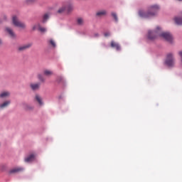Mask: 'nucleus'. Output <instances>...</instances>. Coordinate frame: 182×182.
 <instances>
[{"mask_svg":"<svg viewBox=\"0 0 182 182\" xmlns=\"http://www.w3.org/2000/svg\"><path fill=\"white\" fill-rule=\"evenodd\" d=\"M38 78L40 80V82H45V78L43 77V76H42V75L39 74L38 75Z\"/></svg>","mask_w":182,"mask_h":182,"instance_id":"nucleus-24","label":"nucleus"},{"mask_svg":"<svg viewBox=\"0 0 182 182\" xmlns=\"http://www.w3.org/2000/svg\"><path fill=\"white\" fill-rule=\"evenodd\" d=\"M11 96V92L9 91H3L0 93L1 99H6V97H9Z\"/></svg>","mask_w":182,"mask_h":182,"instance_id":"nucleus-10","label":"nucleus"},{"mask_svg":"<svg viewBox=\"0 0 182 182\" xmlns=\"http://www.w3.org/2000/svg\"><path fill=\"white\" fill-rule=\"evenodd\" d=\"M49 19V14H46L43 15V23H45Z\"/></svg>","mask_w":182,"mask_h":182,"instance_id":"nucleus-19","label":"nucleus"},{"mask_svg":"<svg viewBox=\"0 0 182 182\" xmlns=\"http://www.w3.org/2000/svg\"><path fill=\"white\" fill-rule=\"evenodd\" d=\"M111 48H115L117 50H120V45L113 41H111Z\"/></svg>","mask_w":182,"mask_h":182,"instance_id":"nucleus-15","label":"nucleus"},{"mask_svg":"<svg viewBox=\"0 0 182 182\" xmlns=\"http://www.w3.org/2000/svg\"><path fill=\"white\" fill-rule=\"evenodd\" d=\"M2 43V41L0 40V45Z\"/></svg>","mask_w":182,"mask_h":182,"instance_id":"nucleus-29","label":"nucleus"},{"mask_svg":"<svg viewBox=\"0 0 182 182\" xmlns=\"http://www.w3.org/2000/svg\"><path fill=\"white\" fill-rule=\"evenodd\" d=\"M9 105H11V100H6L3 103L0 104V109H5L6 107H8Z\"/></svg>","mask_w":182,"mask_h":182,"instance_id":"nucleus-13","label":"nucleus"},{"mask_svg":"<svg viewBox=\"0 0 182 182\" xmlns=\"http://www.w3.org/2000/svg\"><path fill=\"white\" fill-rule=\"evenodd\" d=\"M49 43L50 45H51V46H53V48H56V43H55V41H53V39H50L49 41Z\"/></svg>","mask_w":182,"mask_h":182,"instance_id":"nucleus-22","label":"nucleus"},{"mask_svg":"<svg viewBox=\"0 0 182 182\" xmlns=\"http://www.w3.org/2000/svg\"><path fill=\"white\" fill-rule=\"evenodd\" d=\"M94 36H95V38H97V37L99 36V34H98V33H95V34L94 35Z\"/></svg>","mask_w":182,"mask_h":182,"instance_id":"nucleus-28","label":"nucleus"},{"mask_svg":"<svg viewBox=\"0 0 182 182\" xmlns=\"http://www.w3.org/2000/svg\"><path fill=\"white\" fill-rule=\"evenodd\" d=\"M12 22L13 25H14V26H16V28H20L21 29H25V28H26V25L25 24V23L19 21L16 16H13Z\"/></svg>","mask_w":182,"mask_h":182,"instance_id":"nucleus-3","label":"nucleus"},{"mask_svg":"<svg viewBox=\"0 0 182 182\" xmlns=\"http://www.w3.org/2000/svg\"><path fill=\"white\" fill-rule=\"evenodd\" d=\"M32 46V43H29L23 46H21L18 48V52H23L24 50H26L29 49Z\"/></svg>","mask_w":182,"mask_h":182,"instance_id":"nucleus-8","label":"nucleus"},{"mask_svg":"<svg viewBox=\"0 0 182 182\" xmlns=\"http://www.w3.org/2000/svg\"><path fill=\"white\" fill-rule=\"evenodd\" d=\"M165 63L167 65V66H169V68L174 66L176 60H174V57L172 53H168L167 55Z\"/></svg>","mask_w":182,"mask_h":182,"instance_id":"nucleus-4","label":"nucleus"},{"mask_svg":"<svg viewBox=\"0 0 182 182\" xmlns=\"http://www.w3.org/2000/svg\"><path fill=\"white\" fill-rule=\"evenodd\" d=\"M77 25H83V23H85V21H84L83 18H78L77 19Z\"/></svg>","mask_w":182,"mask_h":182,"instance_id":"nucleus-20","label":"nucleus"},{"mask_svg":"<svg viewBox=\"0 0 182 182\" xmlns=\"http://www.w3.org/2000/svg\"><path fill=\"white\" fill-rule=\"evenodd\" d=\"M30 87L32 90H38L41 87V84L39 82L37 83H31Z\"/></svg>","mask_w":182,"mask_h":182,"instance_id":"nucleus-12","label":"nucleus"},{"mask_svg":"<svg viewBox=\"0 0 182 182\" xmlns=\"http://www.w3.org/2000/svg\"><path fill=\"white\" fill-rule=\"evenodd\" d=\"M111 15H112V16L114 18L115 22H118L119 18H117V14L116 13H114V12H112V13L111 14Z\"/></svg>","mask_w":182,"mask_h":182,"instance_id":"nucleus-21","label":"nucleus"},{"mask_svg":"<svg viewBox=\"0 0 182 182\" xmlns=\"http://www.w3.org/2000/svg\"><path fill=\"white\" fill-rule=\"evenodd\" d=\"M43 75H45V76H52V75H53V72L49 70H45L43 71Z\"/></svg>","mask_w":182,"mask_h":182,"instance_id":"nucleus-17","label":"nucleus"},{"mask_svg":"<svg viewBox=\"0 0 182 182\" xmlns=\"http://www.w3.org/2000/svg\"><path fill=\"white\" fill-rule=\"evenodd\" d=\"M73 9V7L70 5L64 6L58 9V14H63V12H70Z\"/></svg>","mask_w":182,"mask_h":182,"instance_id":"nucleus-5","label":"nucleus"},{"mask_svg":"<svg viewBox=\"0 0 182 182\" xmlns=\"http://www.w3.org/2000/svg\"><path fill=\"white\" fill-rule=\"evenodd\" d=\"M175 22L177 25H182V17H176Z\"/></svg>","mask_w":182,"mask_h":182,"instance_id":"nucleus-18","label":"nucleus"},{"mask_svg":"<svg viewBox=\"0 0 182 182\" xmlns=\"http://www.w3.org/2000/svg\"><path fill=\"white\" fill-rule=\"evenodd\" d=\"M106 15H107V11L106 10H99L95 14L97 18H103V16H106Z\"/></svg>","mask_w":182,"mask_h":182,"instance_id":"nucleus-9","label":"nucleus"},{"mask_svg":"<svg viewBox=\"0 0 182 182\" xmlns=\"http://www.w3.org/2000/svg\"><path fill=\"white\" fill-rule=\"evenodd\" d=\"M159 31H160V27H157L156 30L154 31H149L148 32V38L150 39V41H153V39H156L157 36H161V38L166 39L168 42H171V41H173V36H171L170 33L164 32L160 33Z\"/></svg>","mask_w":182,"mask_h":182,"instance_id":"nucleus-1","label":"nucleus"},{"mask_svg":"<svg viewBox=\"0 0 182 182\" xmlns=\"http://www.w3.org/2000/svg\"><path fill=\"white\" fill-rule=\"evenodd\" d=\"M33 160H35V154H32L30 156H27L25 159V161L26 163H29L31 161H33Z\"/></svg>","mask_w":182,"mask_h":182,"instance_id":"nucleus-14","label":"nucleus"},{"mask_svg":"<svg viewBox=\"0 0 182 182\" xmlns=\"http://www.w3.org/2000/svg\"><path fill=\"white\" fill-rule=\"evenodd\" d=\"M105 36H110V33H109V32L105 33Z\"/></svg>","mask_w":182,"mask_h":182,"instance_id":"nucleus-27","label":"nucleus"},{"mask_svg":"<svg viewBox=\"0 0 182 182\" xmlns=\"http://www.w3.org/2000/svg\"><path fill=\"white\" fill-rule=\"evenodd\" d=\"M36 2V0H26V4L27 5H31V4H35Z\"/></svg>","mask_w":182,"mask_h":182,"instance_id":"nucleus-23","label":"nucleus"},{"mask_svg":"<svg viewBox=\"0 0 182 182\" xmlns=\"http://www.w3.org/2000/svg\"><path fill=\"white\" fill-rule=\"evenodd\" d=\"M6 32L11 38V39H15L16 38V34L14 32V30L9 27L6 28Z\"/></svg>","mask_w":182,"mask_h":182,"instance_id":"nucleus-7","label":"nucleus"},{"mask_svg":"<svg viewBox=\"0 0 182 182\" xmlns=\"http://www.w3.org/2000/svg\"><path fill=\"white\" fill-rule=\"evenodd\" d=\"M23 171V168L22 167H16L14 168L11 170H10L9 173L10 174H14L15 173H21V171Z\"/></svg>","mask_w":182,"mask_h":182,"instance_id":"nucleus-11","label":"nucleus"},{"mask_svg":"<svg viewBox=\"0 0 182 182\" xmlns=\"http://www.w3.org/2000/svg\"><path fill=\"white\" fill-rule=\"evenodd\" d=\"M36 29L40 31L42 33H45V32H46V28L41 26V23H37L33 26L32 31H36Z\"/></svg>","mask_w":182,"mask_h":182,"instance_id":"nucleus-6","label":"nucleus"},{"mask_svg":"<svg viewBox=\"0 0 182 182\" xmlns=\"http://www.w3.org/2000/svg\"><path fill=\"white\" fill-rule=\"evenodd\" d=\"M159 9H160L159 6L154 5L149 7L147 12L144 11L143 9L139 10L138 14L141 18H151V16H154V15L159 12Z\"/></svg>","mask_w":182,"mask_h":182,"instance_id":"nucleus-2","label":"nucleus"},{"mask_svg":"<svg viewBox=\"0 0 182 182\" xmlns=\"http://www.w3.org/2000/svg\"><path fill=\"white\" fill-rule=\"evenodd\" d=\"M63 80V77H58V78H57L58 83H60V82H62Z\"/></svg>","mask_w":182,"mask_h":182,"instance_id":"nucleus-25","label":"nucleus"},{"mask_svg":"<svg viewBox=\"0 0 182 182\" xmlns=\"http://www.w3.org/2000/svg\"><path fill=\"white\" fill-rule=\"evenodd\" d=\"M35 100L38 102L40 106H42V105H43V102L42 101V97L40 96L39 95H36Z\"/></svg>","mask_w":182,"mask_h":182,"instance_id":"nucleus-16","label":"nucleus"},{"mask_svg":"<svg viewBox=\"0 0 182 182\" xmlns=\"http://www.w3.org/2000/svg\"><path fill=\"white\" fill-rule=\"evenodd\" d=\"M27 110H32L33 109V107H31L29 105H27Z\"/></svg>","mask_w":182,"mask_h":182,"instance_id":"nucleus-26","label":"nucleus"}]
</instances>
